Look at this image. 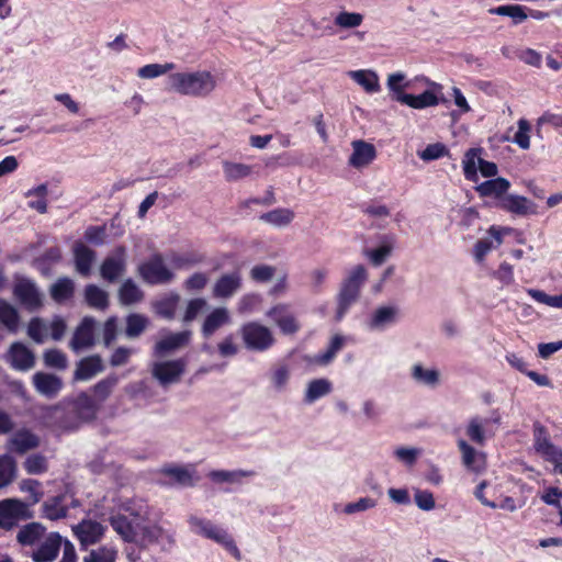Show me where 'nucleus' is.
Listing matches in <instances>:
<instances>
[{"label": "nucleus", "mask_w": 562, "mask_h": 562, "mask_svg": "<svg viewBox=\"0 0 562 562\" xmlns=\"http://www.w3.org/2000/svg\"><path fill=\"white\" fill-rule=\"evenodd\" d=\"M216 86V78L209 70L171 72L167 78L169 91L192 98H206Z\"/></svg>", "instance_id": "nucleus-1"}, {"label": "nucleus", "mask_w": 562, "mask_h": 562, "mask_svg": "<svg viewBox=\"0 0 562 562\" xmlns=\"http://www.w3.org/2000/svg\"><path fill=\"white\" fill-rule=\"evenodd\" d=\"M147 516V505L139 504L135 507H126L124 513L112 515L110 517V525L123 541L137 543L139 539L142 521Z\"/></svg>", "instance_id": "nucleus-2"}, {"label": "nucleus", "mask_w": 562, "mask_h": 562, "mask_svg": "<svg viewBox=\"0 0 562 562\" xmlns=\"http://www.w3.org/2000/svg\"><path fill=\"white\" fill-rule=\"evenodd\" d=\"M367 278V270L362 265H358L349 271L337 295V321H341L349 308L358 301L361 286Z\"/></svg>", "instance_id": "nucleus-3"}, {"label": "nucleus", "mask_w": 562, "mask_h": 562, "mask_svg": "<svg viewBox=\"0 0 562 562\" xmlns=\"http://www.w3.org/2000/svg\"><path fill=\"white\" fill-rule=\"evenodd\" d=\"M239 335L245 348L249 351L265 352L276 344L272 329L257 321L243 324Z\"/></svg>", "instance_id": "nucleus-4"}, {"label": "nucleus", "mask_w": 562, "mask_h": 562, "mask_svg": "<svg viewBox=\"0 0 562 562\" xmlns=\"http://www.w3.org/2000/svg\"><path fill=\"white\" fill-rule=\"evenodd\" d=\"M533 449L553 464L555 473L562 474V449L551 441L547 428L539 423L533 425Z\"/></svg>", "instance_id": "nucleus-5"}, {"label": "nucleus", "mask_w": 562, "mask_h": 562, "mask_svg": "<svg viewBox=\"0 0 562 562\" xmlns=\"http://www.w3.org/2000/svg\"><path fill=\"white\" fill-rule=\"evenodd\" d=\"M33 517V512L29 504L18 498H7L0 502V528L11 530L21 520H27Z\"/></svg>", "instance_id": "nucleus-6"}, {"label": "nucleus", "mask_w": 562, "mask_h": 562, "mask_svg": "<svg viewBox=\"0 0 562 562\" xmlns=\"http://www.w3.org/2000/svg\"><path fill=\"white\" fill-rule=\"evenodd\" d=\"M501 420V414L496 409L492 411L490 417L473 416L468 422L467 436L474 443L484 446L486 438L495 435V429H493L492 425L499 426Z\"/></svg>", "instance_id": "nucleus-7"}, {"label": "nucleus", "mask_w": 562, "mask_h": 562, "mask_svg": "<svg viewBox=\"0 0 562 562\" xmlns=\"http://www.w3.org/2000/svg\"><path fill=\"white\" fill-rule=\"evenodd\" d=\"M108 527L97 520L85 518L71 526L74 537L78 540L81 550L99 543L105 536Z\"/></svg>", "instance_id": "nucleus-8"}, {"label": "nucleus", "mask_w": 562, "mask_h": 562, "mask_svg": "<svg viewBox=\"0 0 562 562\" xmlns=\"http://www.w3.org/2000/svg\"><path fill=\"white\" fill-rule=\"evenodd\" d=\"M142 279L149 284H164L173 279V272L166 266L159 254L149 257L138 267Z\"/></svg>", "instance_id": "nucleus-9"}, {"label": "nucleus", "mask_w": 562, "mask_h": 562, "mask_svg": "<svg viewBox=\"0 0 562 562\" xmlns=\"http://www.w3.org/2000/svg\"><path fill=\"white\" fill-rule=\"evenodd\" d=\"M127 251L124 246L115 247L100 266L101 278L106 282L117 281L126 271Z\"/></svg>", "instance_id": "nucleus-10"}, {"label": "nucleus", "mask_w": 562, "mask_h": 562, "mask_svg": "<svg viewBox=\"0 0 562 562\" xmlns=\"http://www.w3.org/2000/svg\"><path fill=\"white\" fill-rule=\"evenodd\" d=\"M266 316L280 329L283 335L296 334L301 326L289 304L278 303L271 306Z\"/></svg>", "instance_id": "nucleus-11"}, {"label": "nucleus", "mask_w": 562, "mask_h": 562, "mask_svg": "<svg viewBox=\"0 0 562 562\" xmlns=\"http://www.w3.org/2000/svg\"><path fill=\"white\" fill-rule=\"evenodd\" d=\"M78 499L67 495H56L47 498L41 506V515L43 518L56 521L68 516L70 508L79 507Z\"/></svg>", "instance_id": "nucleus-12"}, {"label": "nucleus", "mask_w": 562, "mask_h": 562, "mask_svg": "<svg viewBox=\"0 0 562 562\" xmlns=\"http://www.w3.org/2000/svg\"><path fill=\"white\" fill-rule=\"evenodd\" d=\"M414 81H420L428 86L430 89L425 90L418 95L408 94V97H404L403 104L417 110L438 105L439 99L437 94L441 92L442 86L429 80L425 76L416 77Z\"/></svg>", "instance_id": "nucleus-13"}, {"label": "nucleus", "mask_w": 562, "mask_h": 562, "mask_svg": "<svg viewBox=\"0 0 562 562\" xmlns=\"http://www.w3.org/2000/svg\"><path fill=\"white\" fill-rule=\"evenodd\" d=\"M186 364L183 359L158 361L153 364L151 374L160 385L167 386L180 381Z\"/></svg>", "instance_id": "nucleus-14"}, {"label": "nucleus", "mask_w": 562, "mask_h": 562, "mask_svg": "<svg viewBox=\"0 0 562 562\" xmlns=\"http://www.w3.org/2000/svg\"><path fill=\"white\" fill-rule=\"evenodd\" d=\"M65 540L66 538H63L58 532H49L30 552V557L34 562H53L58 557Z\"/></svg>", "instance_id": "nucleus-15"}, {"label": "nucleus", "mask_w": 562, "mask_h": 562, "mask_svg": "<svg viewBox=\"0 0 562 562\" xmlns=\"http://www.w3.org/2000/svg\"><path fill=\"white\" fill-rule=\"evenodd\" d=\"M192 331L182 330L179 333L167 331L156 341L154 346L155 357H166L189 345Z\"/></svg>", "instance_id": "nucleus-16"}, {"label": "nucleus", "mask_w": 562, "mask_h": 562, "mask_svg": "<svg viewBox=\"0 0 562 562\" xmlns=\"http://www.w3.org/2000/svg\"><path fill=\"white\" fill-rule=\"evenodd\" d=\"M153 543H160L162 547H171L175 543V533L169 530H165L158 525H149L146 517L142 521L137 544L145 547Z\"/></svg>", "instance_id": "nucleus-17"}, {"label": "nucleus", "mask_w": 562, "mask_h": 562, "mask_svg": "<svg viewBox=\"0 0 562 562\" xmlns=\"http://www.w3.org/2000/svg\"><path fill=\"white\" fill-rule=\"evenodd\" d=\"M13 295L29 311L42 306V295L35 283L29 279H21L14 284Z\"/></svg>", "instance_id": "nucleus-18"}, {"label": "nucleus", "mask_w": 562, "mask_h": 562, "mask_svg": "<svg viewBox=\"0 0 562 562\" xmlns=\"http://www.w3.org/2000/svg\"><path fill=\"white\" fill-rule=\"evenodd\" d=\"M40 438L27 428H21L13 432L5 442L9 452L24 454L40 446Z\"/></svg>", "instance_id": "nucleus-19"}, {"label": "nucleus", "mask_w": 562, "mask_h": 562, "mask_svg": "<svg viewBox=\"0 0 562 562\" xmlns=\"http://www.w3.org/2000/svg\"><path fill=\"white\" fill-rule=\"evenodd\" d=\"M398 308L392 305H383L375 308L367 318L364 325L368 330L382 331L396 323Z\"/></svg>", "instance_id": "nucleus-20"}, {"label": "nucleus", "mask_w": 562, "mask_h": 562, "mask_svg": "<svg viewBox=\"0 0 562 562\" xmlns=\"http://www.w3.org/2000/svg\"><path fill=\"white\" fill-rule=\"evenodd\" d=\"M5 359L18 371H27L35 364L34 353L22 342L12 344Z\"/></svg>", "instance_id": "nucleus-21"}, {"label": "nucleus", "mask_w": 562, "mask_h": 562, "mask_svg": "<svg viewBox=\"0 0 562 562\" xmlns=\"http://www.w3.org/2000/svg\"><path fill=\"white\" fill-rule=\"evenodd\" d=\"M351 148L352 153L348 164L356 169L369 166L376 157L375 147L366 140L357 139L351 142Z\"/></svg>", "instance_id": "nucleus-22"}, {"label": "nucleus", "mask_w": 562, "mask_h": 562, "mask_svg": "<svg viewBox=\"0 0 562 562\" xmlns=\"http://www.w3.org/2000/svg\"><path fill=\"white\" fill-rule=\"evenodd\" d=\"M94 326L95 321L92 317L87 316L81 321L70 341V347L72 348V350L80 351L93 345Z\"/></svg>", "instance_id": "nucleus-23"}, {"label": "nucleus", "mask_w": 562, "mask_h": 562, "mask_svg": "<svg viewBox=\"0 0 562 562\" xmlns=\"http://www.w3.org/2000/svg\"><path fill=\"white\" fill-rule=\"evenodd\" d=\"M458 448L462 454V463L469 471L480 473L485 469L484 453L477 451L464 439L458 440Z\"/></svg>", "instance_id": "nucleus-24"}, {"label": "nucleus", "mask_w": 562, "mask_h": 562, "mask_svg": "<svg viewBox=\"0 0 562 562\" xmlns=\"http://www.w3.org/2000/svg\"><path fill=\"white\" fill-rule=\"evenodd\" d=\"M241 286V276L233 272L222 276L213 286V296L216 299L232 297Z\"/></svg>", "instance_id": "nucleus-25"}, {"label": "nucleus", "mask_w": 562, "mask_h": 562, "mask_svg": "<svg viewBox=\"0 0 562 562\" xmlns=\"http://www.w3.org/2000/svg\"><path fill=\"white\" fill-rule=\"evenodd\" d=\"M33 383L38 393L46 397H55L63 387V381L55 374L37 372L33 375Z\"/></svg>", "instance_id": "nucleus-26"}, {"label": "nucleus", "mask_w": 562, "mask_h": 562, "mask_svg": "<svg viewBox=\"0 0 562 562\" xmlns=\"http://www.w3.org/2000/svg\"><path fill=\"white\" fill-rule=\"evenodd\" d=\"M501 205L504 210L519 216L536 213V204L521 195L507 194L502 199Z\"/></svg>", "instance_id": "nucleus-27"}, {"label": "nucleus", "mask_w": 562, "mask_h": 562, "mask_svg": "<svg viewBox=\"0 0 562 562\" xmlns=\"http://www.w3.org/2000/svg\"><path fill=\"white\" fill-rule=\"evenodd\" d=\"M46 535V528L42 524L30 522L19 530L16 540L23 547H30L33 550Z\"/></svg>", "instance_id": "nucleus-28"}, {"label": "nucleus", "mask_w": 562, "mask_h": 562, "mask_svg": "<svg viewBox=\"0 0 562 562\" xmlns=\"http://www.w3.org/2000/svg\"><path fill=\"white\" fill-rule=\"evenodd\" d=\"M205 538L222 546L235 559H237V560L241 559L240 551H239L238 547L236 546L233 537L223 527L212 522L210 531L207 532Z\"/></svg>", "instance_id": "nucleus-29"}, {"label": "nucleus", "mask_w": 562, "mask_h": 562, "mask_svg": "<svg viewBox=\"0 0 562 562\" xmlns=\"http://www.w3.org/2000/svg\"><path fill=\"white\" fill-rule=\"evenodd\" d=\"M507 232L506 228L492 226L488 231L492 239L485 238L479 240L474 246V257L476 261L481 262L485 256L503 243V236Z\"/></svg>", "instance_id": "nucleus-30"}, {"label": "nucleus", "mask_w": 562, "mask_h": 562, "mask_svg": "<svg viewBox=\"0 0 562 562\" xmlns=\"http://www.w3.org/2000/svg\"><path fill=\"white\" fill-rule=\"evenodd\" d=\"M386 87L391 99L403 104L404 97L409 94L405 90L413 87V80H407L405 74L397 71L387 76Z\"/></svg>", "instance_id": "nucleus-31"}, {"label": "nucleus", "mask_w": 562, "mask_h": 562, "mask_svg": "<svg viewBox=\"0 0 562 562\" xmlns=\"http://www.w3.org/2000/svg\"><path fill=\"white\" fill-rule=\"evenodd\" d=\"M348 77L363 88L367 93H378L381 90L378 74L371 69H359L348 71Z\"/></svg>", "instance_id": "nucleus-32"}, {"label": "nucleus", "mask_w": 562, "mask_h": 562, "mask_svg": "<svg viewBox=\"0 0 562 562\" xmlns=\"http://www.w3.org/2000/svg\"><path fill=\"white\" fill-rule=\"evenodd\" d=\"M229 323L231 316L227 308L216 307L205 317L202 325V335L209 338L221 327Z\"/></svg>", "instance_id": "nucleus-33"}, {"label": "nucleus", "mask_w": 562, "mask_h": 562, "mask_svg": "<svg viewBox=\"0 0 562 562\" xmlns=\"http://www.w3.org/2000/svg\"><path fill=\"white\" fill-rule=\"evenodd\" d=\"M104 370V366L100 356H90L83 358L77 364L75 371V379L80 381H88Z\"/></svg>", "instance_id": "nucleus-34"}, {"label": "nucleus", "mask_w": 562, "mask_h": 562, "mask_svg": "<svg viewBox=\"0 0 562 562\" xmlns=\"http://www.w3.org/2000/svg\"><path fill=\"white\" fill-rule=\"evenodd\" d=\"M74 257L76 270L81 276H89L95 252L82 243H76L74 246Z\"/></svg>", "instance_id": "nucleus-35"}, {"label": "nucleus", "mask_w": 562, "mask_h": 562, "mask_svg": "<svg viewBox=\"0 0 562 562\" xmlns=\"http://www.w3.org/2000/svg\"><path fill=\"white\" fill-rule=\"evenodd\" d=\"M47 194H48V186L46 183H41L36 187L29 189L24 195L25 198L31 199L27 202V206L32 210L37 211L41 214H45L47 212Z\"/></svg>", "instance_id": "nucleus-36"}, {"label": "nucleus", "mask_w": 562, "mask_h": 562, "mask_svg": "<svg viewBox=\"0 0 562 562\" xmlns=\"http://www.w3.org/2000/svg\"><path fill=\"white\" fill-rule=\"evenodd\" d=\"M333 390V384L327 379H315L308 382L305 394H304V402L306 404H312L319 400L321 397H324L325 395L329 394Z\"/></svg>", "instance_id": "nucleus-37"}, {"label": "nucleus", "mask_w": 562, "mask_h": 562, "mask_svg": "<svg viewBox=\"0 0 562 562\" xmlns=\"http://www.w3.org/2000/svg\"><path fill=\"white\" fill-rule=\"evenodd\" d=\"M162 474L170 479V482L181 486H191L195 482L194 470L186 467H165Z\"/></svg>", "instance_id": "nucleus-38"}, {"label": "nucleus", "mask_w": 562, "mask_h": 562, "mask_svg": "<svg viewBox=\"0 0 562 562\" xmlns=\"http://www.w3.org/2000/svg\"><path fill=\"white\" fill-rule=\"evenodd\" d=\"M18 475V467L10 453L0 456V490L12 484Z\"/></svg>", "instance_id": "nucleus-39"}, {"label": "nucleus", "mask_w": 562, "mask_h": 562, "mask_svg": "<svg viewBox=\"0 0 562 562\" xmlns=\"http://www.w3.org/2000/svg\"><path fill=\"white\" fill-rule=\"evenodd\" d=\"M510 183L507 179L498 177L486 180L476 187V191L481 196H501L507 192Z\"/></svg>", "instance_id": "nucleus-40"}, {"label": "nucleus", "mask_w": 562, "mask_h": 562, "mask_svg": "<svg viewBox=\"0 0 562 562\" xmlns=\"http://www.w3.org/2000/svg\"><path fill=\"white\" fill-rule=\"evenodd\" d=\"M481 153L482 148L474 147L468 149L464 154L462 167L464 177L469 181L477 180L479 161L483 159L481 158Z\"/></svg>", "instance_id": "nucleus-41"}, {"label": "nucleus", "mask_w": 562, "mask_h": 562, "mask_svg": "<svg viewBox=\"0 0 562 562\" xmlns=\"http://www.w3.org/2000/svg\"><path fill=\"white\" fill-rule=\"evenodd\" d=\"M294 212L286 207H279L259 216V220L276 227H284L294 220Z\"/></svg>", "instance_id": "nucleus-42"}, {"label": "nucleus", "mask_w": 562, "mask_h": 562, "mask_svg": "<svg viewBox=\"0 0 562 562\" xmlns=\"http://www.w3.org/2000/svg\"><path fill=\"white\" fill-rule=\"evenodd\" d=\"M413 380L418 384L435 387L439 383L440 374L437 369H428L420 363L412 367L411 373Z\"/></svg>", "instance_id": "nucleus-43"}, {"label": "nucleus", "mask_w": 562, "mask_h": 562, "mask_svg": "<svg viewBox=\"0 0 562 562\" xmlns=\"http://www.w3.org/2000/svg\"><path fill=\"white\" fill-rule=\"evenodd\" d=\"M0 324L10 333H16L20 325V316L16 308L0 299Z\"/></svg>", "instance_id": "nucleus-44"}, {"label": "nucleus", "mask_w": 562, "mask_h": 562, "mask_svg": "<svg viewBox=\"0 0 562 562\" xmlns=\"http://www.w3.org/2000/svg\"><path fill=\"white\" fill-rule=\"evenodd\" d=\"M346 342V337L341 335H335L331 337L329 345L326 350L317 353L313 361L316 364L319 366H327L329 364L336 355L342 349L344 345Z\"/></svg>", "instance_id": "nucleus-45"}, {"label": "nucleus", "mask_w": 562, "mask_h": 562, "mask_svg": "<svg viewBox=\"0 0 562 562\" xmlns=\"http://www.w3.org/2000/svg\"><path fill=\"white\" fill-rule=\"evenodd\" d=\"M85 299L89 306L97 310H105L109 306V294L95 284H89L85 289Z\"/></svg>", "instance_id": "nucleus-46"}, {"label": "nucleus", "mask_w": 562, "mask_h": 562, "mask_svg": "<svg viewBox=\"0 0 562 562\" xmlns=\"http://www.w3.org/2000/svg\"><path fill=\"white\" fill-rule=\"evenodd\" d=\"M143 291L132 280H125L119 290V299L123 305H132L143 300Z\"/></svg>", "instance_id": "nucleus-47"}, {"label": "nucleus", "mask_w": 562, "mask_h": 562, "mask_svg": "<svg viewBox=\"0 0 562 562\" xmlns=\"http://www.w3.org/2000/svg\"><path fill=\"white\" fill-rule=\"evenodd\" d=\"M526 10L527 9L520 4H505L491 8L488 13L508 16L513 20L514 24H520L528 18Z\"/></svg>", "instance_id": "nucleus-48"}, {"label": "nucleus", "mask_w": 562, "mask_h": 562, "mask_svg": "<svg viewBox=\"0 0 562 562\" xmlns=\"http://www.w3.org/2000/svg\"><path fill=\"white\" fill-rule=\"evenodd\" d=\"M75 292V283L69 278H59L50 286V296L57 303H63L72 297Z\"/></svg>", "instance_id": "nucleus-49"}, {"label": "nucleus", "mask_w": 562, "mask_h": 562, "mask_svg": "<svg viewBox=\"0 0 562 562\" xmlns=\"http://www.w3.org/2000/svg\"><path fill=\"white\" fill-rule=\"evenodd\" d=\"M254 471L246 470H215L209 473V477L215 483H240L243 477L252 476Z\"/></svg>", "instance_id": "nucleus-50"}, {"label": "nucleus", "mask_w": 562, "mask_h": 562, "mask_svg": "<svg viewBox=\"0 0 562 562\" xmlns=\"http://www.w3.org/2000/svg\"><path fill=\"white\" fill-rule=\"evenodd\" d=\"M179 302L180 295L177 293H171L156 303V312L159 316L166 319H172L176 315Z\"/></svg>", "instance_id": "nucleus-51"}, {"label": "nucleus", "mask_w": 562, "mask_h": 562, "mask_svg": "<svg viewBox=\"0 0 562 562\" xmlns=\"http://www.w3.org/2000/svg\"><path fill=\"white\" fill-rule=\"evenodd\" d=\"M117 550L113 546H101L91 550L85 558L83 562H115Z\"/></svg>", "instance_id": "nucleus-52"}, {"label": "nucleus", "mask_w": 562, "mask_h": 562, "mask_svg": "<svg viewBox=\"0 0 562 562\" xmlns=\"http://www.w3.org/2000/svg\"><path fill=\"white\" fill-rule=\"evenodd\" d=\"M291 378L290 368L285 364L276 366L270 373L271 386L276 392H283Z\"/></svg>", "instance_id": "nucleus-53"}, {"label": "nucleus", "mask_w": 562, "mask_h": 562, "mask_svg": "<svg viewBox=\"0 0 562 562\" xmlns=\"http://www.w3.org/2000/svg\"><path fill=\"white\" fill-rule=\"evenodd\" d=\"M376 505L378 501L375 498L371 496H363L353 502L347 503L342 508V513L349 516L357 515L371 510L375 508Z\"/></svg>", "instance_id": "nucleus-54"}, {"label": "nucleus", "mask_w": 562, "mask_h": 562, "mask_svg": "<svg viewBox=\"0 0 562 562\" xmlns=\"http://www.w3.org/2000/svg\"><path fill=\"white\" fill-rule=\"evenodd\" d=\"M120 378L116 374H110L106 378L99 381L92 389L93 395L100 402H104L113 389L117 385Z\"/></svg>", "instance_id": "nucleus-55"}, {"label": "nucleus", "mask_w": 562, "mask_h": 562, "mask_svg": "<svg viewBox=\"0 0 562 562\" xmlns=\"http://www.w3.org/2000/svg\"><path fill=\"white\" fill-rule=\"evenodd\" d=\"M223 171L228 181H236L248 177L251 172V167L245 164L224 161Z\"/></svg>", "instance_id": "nucleus-56"}, {"label": "nucleus", "mask_w": 562, "mask_h": 562, "mask_svg": "<svg viewBox=\"0 0 562 562\" xmlns=\"http://www.w3.org/2000/svg\"><path fill=\"white\" fill-rule=\"evenodd\" d=\"M24 470L32 475L43 474L47 471V459L40 453L30 454L24 463Z\"/></svg>", "instance_id": "nucleus-57"}, {"label": "nucleus", "mask_w": 562, "mask_h": 562, "mask_svg": "<svg viewBox=\"0 0 562 562\" xmlns=\"http://www.w3.org/2000/svg\"><path fill=\"white\" fill-rule=\"evenodd\" d=\"M363 15L357 12L341 11L334 20L335 25L340 29H355L362 24Z\"/></svg>", "instance_id": "nucleus-58"}, {"label": "nucleus", "mask_w": 562, "mask_h": 562, "mask_svg": "<svg viewBox=\"0 0 562 562\" xmlns=\"http://www.w3.org/2000/svg\"><path fill=\"white\" fill-rule=\"evenodd\" d=\"M527 294L538 303L553 308H562V293L559 295H549L538 289H527Z\"/></svg>", "instance_id": "nucleus-59"}, {"label": "nucleus", "mask_w": 562, "mask_h": 562, "mask_svg": "<svg viewBox=\"0 0 562 562\" xmlns=\"http://www.w3.org/2000/svg\"><path fill=\"white\" fill-rule=\"evenodd\" d=\"M148 324L147 317L140 314H131L126 318L125 333L128 337H137L146 328Z\"/></svg>", "instance_id": "nucleus-60"}, {"label": "nucleus", "mask_w": 562, "mask_h": 562, "mask_svg": "<svg viewBox=\"0 0 562 562\" xmlns=\"http://www.w3.org/2000/svg\"><path fill=\"white\" fill-rule=\"evenodd\" d=\"M48 326L38 317L30 321L27 326V335L37 344L44 342L47 337Z\"/></svg>", "instance_id": "nucleus-61"}, {"label": "nucleus", "mask_w": 562, "mask_h": 562, "mask_svg": "<svg viewBox=\"0 0 562 562\" xmlns=\"http://www.w3.org/2000/svg\"><path fill=\"white\" fill-rule=\"evenodd\" d=\"M276 274V268L270 265H256L249 271L251 280L258 283L269 282Z\"/></svg>", "instance_id": "nucleus-62"}, {"label": "nucleus", "mask_w": 562, "mask_h": 562, "mask_svg": "<svg viewBox=\"0 0 562 562\" xmlns=\"http://www.w3.org/2000/svg\"><path fill=\"white\" fill-rule=\"evenodd\" d=\"M393 453L397 461L407 467H412L416 463L422 451L413 447H397Z\"/></svg>", "instance_id": "nucleus-63"}, {"label": "nucleus", "mask_w": 562, "mask_h": 562, "mask_svg": "<svg viewBox=\"0 0 562 562\" xmlns=\"http://www.w3.org/2000/svg\"><path fill=\"white\" fill-rule=\"evenodd\" d=\"M414 501L416 506L425 512H430L436 507L434 494L428 490L415 488Z\"/></svg>", "instance_id": "nucleus-64"}]
</instances>
